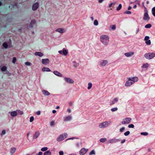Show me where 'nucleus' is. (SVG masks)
I'll return each mask as SVG.
<instances>
[{
  "label": "nucleus",
  "instance_id": "25",
  "mask_svg": "<svg viewBox=\"0 0 155 155\" xmlns=\"http://www.w3.org/2000/svg\"><path fill=\"white\" fill-rule=\"evenodd\" d=\"M88 89H90L91 88V87H92V84L91 83H89L88 84Z\"/></svg>",
  "mask_w": 155,
  "mask_h": 155
},
{
  "label": "nucleus",
  "instance_id": "41",
  "mask_svg": "<svg viewBox=\"0 0 155 155\" xmlns=\"http://www.w3.org/2000/svg\"><path fill=\"white\" fill-rule=\"evenodd\" d=\"M115 28H116V26L115 25H113L112 26V28L113 29H115Z\"/></svg>",
  "mask_w": 155,
  "mask_h": 155
},
{
  "label": "nucleus",
  "instance_id": "3",
  "mask_svg": "<svg viewBox=\"0 0 155 155\" xmlns=\"http://www.w3.org/2000/svg\"><path fill=\"white\" fill-rule=\"evenodd\" d=\"M131 119L130 118H127L124 120L123 121L122 123L123 124H128L130 123Z\"/></svg>",
  "mask_w": 155,
  "mask_h": 155
},
{
  "label": "nucleus",
  "instance_id": "1",
  "mask_svg": "<svg viewBox=\"0 0 155 155\" xmlns=\"http://www.w3.org/2000/svg\"><path fill=\"white\" fill-rule=\"evenodd\" d=\"M154 56L155 54L153 53H149L145 55V57L147 58L150 59L153 57Z\"/></svg>",
  "mask_w": 155,
  "mask_h": 155
},
{
  "label": "nucleus",
  "instance_id": "15",
  "mask_svg": "<svg viewBox=\"0 0 155 155\" xmlns=\"http://www.w3.org/2000/svg\"><path fill=\"white\" fill-rule=\"evenodd\" d=\"M56 31H58V32H60V33H61L63 32V30L61 28H59V29H57L56 30Z\"/></svg>",
  "mask_w": 155,
  "mask_h": 155
},
{
  "label": "nucleus",
  "instance_id": "49",
  "mask_svg": "<svg viewBox=\"0 0 155 155\" xmlns=\"http://www.w3.org/2000/svg\"><path fill=\"white\" fill-rule=\"evenodd\" d=\"M51 125H53L54 124V122H52L51 123Z\"/></svg>",
  "mask_w": 155,
  "mask_h": 155
},
{
  "label": "nucleus",
  "instance_id": "45",
  "mask_svg": "<svg viewBox=\"0 0 155 155\" xmlns=\"http://www.w3.org/2000/svg\"><path fill=\"white\" fill-rule=\"evenodd\" d=\"M143 67L144 68H146L147 67V66L146 64H144L143 65Z\"/></svg>",
  "mask_w": 155,
  "mask_h": 155
},
{
  "label": "nucleus",
  "instance_id": "52",
  "mask_svg": "<svg viewBox=\"0 0 155 155\" xmlns=\"http://www.w3.org/2000/svg\"><path fill=\"white\" fill-rule=\"evenodd\" d=\"M59 106H58V107H57L56 108L57 109H58V108H59Z\"/></svg>",
  "mask_w": 155,
  "mask_h": 155
},
{
  "label": "nucleus",
  "instance_id": "56",
  "mask_svg": "<svg viewBox=\"0 0 155 155\" xmlns=\"http://www.w3.org/2000/svg\"><path fill=\"white\" fill-rule=\"evenodd\" d=\"M106 38H108V37H106Z\"/></svg>",
  "mask_w": 155,
  "mask_h": 155
},
{
  "label": "nucleus",
  "instance_id": "54",
  "mask_svg": "<svg viewBox=\"0 0 155 155\" xmlns=\"http://www.w3.org/2000/svg\"><path fill=\"white\" fill-rule=\"evenodd\" d=\"M124 141H125V140H124L123 141H122V142H122V143H123V142H124Z\"/></svg>",
  "mask_w": 155,
  "mask_h": 155
},
{
  "label": "nucleus",
  "instance_id": "36",
  "mask_svg": "<svg viewBox=\"0 0 155 155\" xmlns=\"http://www.w3.org/2000/svg\"><path fill=\"white\" fill-rule=\"evenodd\" d=\"M94 153H95L94 151V150H92V151H91L90 152V154L91 155L92 154H94Z\"/></svg>",
  "mask_w": 155,
  "mask_h": 155
},
{
  "label": "nucleus",
  "instance_id": "23",
  "mask_svg": "<svg viewBox=\"0 0 155 155\" xmlns=\"http://www.w3.org/2000/svg\"><path fill=\"white\" fill-rule=\"evenodd\" d=\"M146 43L148 45H150V40H148L146 41Z\"/></svg>",
  "mask_w": 155,
  "mask_h": 155
},
{
  "label": "nucleus",
  "instance_id": "42",
  "mask_svg": "<svg viewBox=\"0 0 155 155\" xmlns=\"http://www.w3.org/2000/svg\"><path fill=\"white\" fill-rule=\"evenodd\" d=\"M124 129V127H122L120 129V131L121 132H122Z\"/></svg>",
  "mask_w": 155,
  "mask_h": 155
},
{
  "label": "nucleus",
  "instance_id": "40",
  "mask_svg": "<svg viewBox=\"0 0 155 155\" xmlns=\"http://www.w3.org/2000/svg\"><path fill=\"white\" fill-rule=\"evenodd\" d=\"M129 85H130V83H129V82H127H127L126 83V86H128Z\"/></svg>",
  "mask_w": 155,
  "mask_h": 155
},
{
  "label": "nucleus",
  "instance_id": "43",
  "mask_svg": "<svg viewBox=\"0 0 155 155\" xmlns=\"http://www.w3.org/2000/svg\"><path fill=\"white\" fill-rule=\"evenodd\" d=\"M40 114V111H38L37 112V114L38 115H39Z\"/></svg>",
  "mask_w": 155,
  "mask_h": 155
},
{
  "label": "nucleus",
  "instance_id": "13",
  "mask_svg": "<svg viewBox=\"0 0 155 155\" xmlns=\"http://www.w3.org/2000/svg\"><path fill=\"white\" fill-rule=\"evenodd\" d=\"M152 12L153 15L155 17V7L152 8Z\"/></svg>",
  "mask_w": 155,
  "mask_h": 155
},
{
  "label": "nucleus",
  "instance_id": "51",
  "mask_svg": "<svg viewBox=\"0 0 155 155\" xmlns=\"http://www.w3.org/2000/svg\"><path fill=\"white\" fill-rule=\"evenodd\" d=\"M2 5V3L0 2V6H1Z\"/></svg>",
  "mask_w": 155,
  "mask_h": 155
},
{
  "label": "nucleus",
  "instance_id": "11",
  "mask_svg": "<svg viewBox=\"0 0 155 155\" xmlns=\"http://www.w3.org/2000/svg\"><path fill=\"white\" fill-rule=\"evenodd\" d=\"M3 46L5 48H8V44L6 42H5L3 44Z\"/></svg>",
  "mask_w": 155,
  "mask_h": 155
},
{
  "label": "nucleus",
  "instance_id": "12",
  "mask_svg": "<svg viewBox=\"0 0 155 155\" xmlns=\"http://www.w3.org/2000/svg\"><path fill=\"white\" fill-rule=\"evenodd\" d=\"M51 152L49 151H47L44 153V155H50Z\"/></svg>",
  "mask_w": 155,
  "mask_h": 155
},
{
  "label": "nucleus",
  "instance_id": "53",
  "mask_svg": "<svg viewBox=\"0 0 155 155\" xmlns=\"http://www.w3.org/2000/svg\"><path fill=\"white\" fill-rule=\"evenodd\" d=\"M74 139V138H70V139Z\"/></svg>",
  "mask_w": 155,
  "mask_h": 155
},
{
  "label": "nucleus",
  "instance_id": "44",
  "mask_svg": "<svg viewBox=\"0 0 155 155\" xmlns=\"http://www.w3.org/2000/svg\"><path fill=\"white\" fill-rule=\"evenodd\" d=\"M42 153L41 152H39L38 153V155H42Z\"/></svg>",
  "mask_w": 155,
  "mask_h": 155
},
{
  "label": "nucleus",
  "instance_id": "2",
  "mask_svg": "<svg viewBox=\"0 0 155 155\" xmlns=\"http://www.w3.org/2000/svg\"><path fill=\"white\" fill-rule=\"evenodd\" d=\"M38 3H35L33 5L32 9L33 10H35L38 7Z\"/></svg>",
  "mask_w": 155,
  "mask_h": 155
},
{
  "label": "nucleus",
  "instance_id": "4",
  "mask_svg": "<svg viewBox=\"0 0 155 155\" xmlns=\"http://www.w3.org/2000/svg\"><path fill=\"white\" fill-rule=\"evenodd\" d=\"M87 149L86 150L85 148H83L80 151V154L81 155H84L86 152Z\"/></svg>",
  "mask_w": 155,
  "mask_h": 155
},
{
  "label": "nucleus",
  "instance_id": "7",
  "mask_svg": "<svg viewBox=\"0 0 155 155\" xmlns=\"http://www.w3.org/2000/svg\"><path fill=\"white\" fill-rule=\"evenodd\" d=\"M35 54L36 55H38L40 57H41L43 56V54L41 52H36L35 53Z\"/></svg>",
  "mask_w": 155,
  "mask_h": 155
},
{
  "label": "nucleus",
  "instance_id": "10",
  "mask_svg": "<svg viewBox=\"0 0 155 155\" xmlns=\"http://www.w3.org/2000/svg\"><path fill=\"white\" fill-rule=\"evenodd\" d=\"M11 114L12 116L14 117L17 115V113L16 111H14L11 112Z\"/></svg>",
  "mask_w": 155,
  "mask_h": 155
},
{
  "label": "nucleus",
  "instance_id": "46",
  "mask_svg": "<svg viewBox=\"0 0 155 155\" xmlns=\"http://www.w3.org/2000/svg\"><path fill=\"white\" fill-rule=\"evenodd\" d=\"M56 111L55 110H53V111H52V113H53V114H54L56 113Z\"/></svg>",
  "mask_w": 155,
  "mask_h": 155
},
{
  "label": "nucleus",
  "instance_id": "16",
  "mask_svg": "<svg viewBox=\"0 0 155 155\" xmlns=\"http://www.w3.org/2000/svg\"><path fill=\"white\" fill-rule=\"evenodd\" d=\"M63 54L65 55H67L68 54V52H67V51L66 50L64 49L63 50Z\"/></svg>",
  "mask_w": 155,
  "mask_h": 155
},
{
  "label": "nucleus",
  "instance_id": "30",
  "mask_svg": "<svg viewBox=\"0 0 155 155\" xmlns=\"http://www.w3.org/2000/svg\"><path fill=\"white\" fill-rule=\"evenodd\" d=\"M128 127L129 128H133L134 127V125L133 124H131L129 125L128 126Z\"/></svg>",
  "mask_w": 155,
  "mask_h": 155
},
{
  "label": "nucleus",
  "instance_id": "19",
  "mask_svg": "<svg viewBox=\"0 0 155 155\" xmlns=\"http://www.w3.org/2000/svg\"><path fill=\"white\" fill-rule=\"evenodd\" d=\"M65 79L68 82H69L70 83H72L73 82L72 80H71L70 78H66Z\"/></svg>",
  "mask_w": 155,
  "mask_h": 155
},
{
  "label": "nucleus",
  "instance_id": "38",
  "mask_svg": "<svg viewBox=\"0 0 155 155\" xmlns=\"http://www.w3.org/2000/svg\"><path fill=\"white\" fill-rule=\"evenodd\" d=\"M59 153L60 155H63L64 153L62 151H60L59 152Z\"/></svg>",
  "mask_w": 155,
  "mask_h": 155
},
{
  "label": "nucleus",
  "instance_id": "5",
  "mask_svg": "<svg viewBox=\"0 0 155 155\" xmlns=\"http://www.w3.org/2000/svg\"><path fill=\"white\" fill-rule=\"evenodd\" d=\"M149 18L148 16V15L147 12H145L144 13V20H147L149 19Z\"/></svg>",
  "mask_w": 155,
  "mask_h": 155
},
{
  "label": "nucleus",
  "instance_id": "14",
  "mask_svg": "<svg viewBox=\"0 0 155 155\" xmlns=\"http://www.w3.org/2000/svg\"><path fill=\"white\" fill-rule=\"evenodd\" d=\"M7 69V68L5 66H3L2 67V68H1V70L2 71H5Z\"/></svg>",
  "mask_w": 155,
  "mask_h": 155
},
{
  "label": "nucleus",
  "instance_id": "37",
  "mask_svg": "<svg viewBox=\"0 0 155 155\" xmlns=\"http://www.w3.org/2000/svg\"><path fill=\"white\" fill-rule=\"evenodd\" d=\"M25 64L27 65H30L31 64V63L28 62H26L25 63Z\"/></svg>",
  "mask_w": 155,
  "mask_h": 155
},
{
  "label": "nucleus",
  "instance_id": "50",
  "mask_svg": "<svg viewBox=\"0 0 155 155\" xmlns=\"http://www.w3.org/2000/svg\"><path fill=\"white\" fill-rule=\"evenodd\" d=\"M59 53H60V54H61V51H59Z\"/></svg>",
  "mask_w": 155,
  "mask_h": 155
},
{
  "label": "nucleus",
  "instance_id": "34",
  "mask_svg": "<svg viewBox=\"0 0 155 155\" xmlns=\"http://www.w3.org/2000/svg\"><path fill=\"white\" fill-rule=\"evenodd\" d=\"M39 134H38V133H36L35 134V136H34V137L36 138H37L38 136H39Z\"/></svg>",
  "mask_w": 155,
  "mask_h": 155
},
{
  "label": "nucleus",
  "instance_id": "27",
  "mask_svg": "<svg viewBox=\"0 0 155 155\" xmlns=\"http://www.w3.org/2000/svg\"><path fill=\"white\" fill-rule=\"evenodd\" d=\"M16 61V58L15 57H14L13 58V60H12V62L13 63H15Z\"/></svg>",
  "mask_w": 155,
  "mask_h": 155
},
{
  "label": "nucleus",
  "instance_id": "31",
  "mask_svg": "<svg viewBox=\"0 0 155 155\" xmlns=\"http://www.w3.org/2000/svg\"><path fill=\"white\" fill-rule=\"evenodd\" d=\"M34 119V117H31L30 118V122H32Z\"/></svg>",
  "mask_w": 155,
  "mask_h": 155
},
{
  "label": "nucleus",
  "instance_id": "26",
  "mask_svg": "<svg viewBox=\"0 0 155 155\" xmlns=\"http://www.w3.org/2000/svg\"><path fill=\"white\" fill-rule=\"evenodd\" d=\"M129 134L130 132L129 131H127L124 133V135L126 136L128 135Z\"/></svg>",
  "mask_w": 155,
  "mask_h": 155
},
{
  "label": "nucleus",
  "instance_id": "29",
  "mask_svg": "<svg viewBox=\"0 0 155 155\" xmlns=\"http://www.w3.org/2000/svg\"><path fill=\"white\" fill-rule=\"evenodd\" d=\"M141 135H147L148 134L146 132H142L140 133Z\"/></svg>",
  "mask_w": 155,
  "mask_h": 155
},
{
  "label": "nucleus",
  "instance_id": "28",
  "mask_svg": "<svg viewBox=\"0 0 155 155\" xmlns=\"http://www.w3.org/2000/svg\"><path fill=\"white\" fill-rule=\"evenodd\" d=\"M35 23V21H32L30 24V26L31 27H32V24H34Z\"/></svg>",
  "mask_w": 155,
  "mask_h": 155
},
{
  "label": "nucleus",
  "instance_id": "32",
  "mask_svg": "<svg viewBox=\"0 0 155 155\" xmlns=\"http://www.w3.org/2000/svg\"><path fill=\"white\" fill-rule=\"evenodd\" d=\"M117 110V108H116V107H115V108H112L111 109V110L112 111H115L116 110Z\"/></svg>",
  "mask_w": 155,
  "mask_h": 155
},
{
  "label": "nucleus",
  "instance_id": "47",
  "mask_svg": "<svg viewBox=\"0 0 155 155\" xmlns=\"http://www.w3.org/2000/svg\"><path fill=\"white\" fill-rule=\"evenodd\" d=\"M126 13L127 14H130L131 13V12L130 11H127L126 12Z\"/></svg>",
  "mask_w": 155,
  "mask_h": 155
},
{
  "label": "nucleus",
  "instance_id": "33",
  "mask_svg": "<svg viewBox=\"0 0 155 155\" xmlns=\"http://www.w3.org/2000/svg\"><path fill=\"white\" fill-rule=\"evenodd\" d=\"M106 140V139L105 138H101L100 139V141L101 142H104Z\"/></svg>",
  "mask_w": 155,
  "mask_h": 155
},
{
  "label": "nucleus",
  "instance_id": "35",
  "mask_svg": "<svg viewBox=\"0 0 155 155\" xmlns=\"http://www.w3.org/2000/svg\"><path fill=\"white\" fill-rule=\"evenodd\" d=\"M149 36H146L145 37L144 40H145L147 41V40H149L148 39H149Z\"/></svg>",
  "mask_w": 155,
  "mask_h": 155
},
{
  "label": "nucleus",
  "instance_id": "48",
  "mask_svg": "<svg viewBox=\"0 0 155 155\" xmlns=\"http://www.w3.org/2000/svg\"><path fill=\"white\" fill-rule=\"evenodd\" d=\"M103 0H99V2L100 3Z\"/></svg>",
  "mask_w": 155,
  "mask_h": 155
},
{
  "label": "nucleus",
  "instance_id": "24",
  "mask_svg": "<svg viewBox=\"0 0 155 155\" xmlns=\"http://www.w3.org/2000/svg\"><path fill=\"white\" fill-rule=\"evenodd\" d=\"M98 22L97 20H95L94 21V24L95 25H98Z\"/></svg>",
  "mask_w": 155,
  "mask_h": 155
},
{
  "label": "nucleus",
  "instance_id": "6",
  "mask_svg": "<svg viewBox=\"0 0 155 155\" xmlns=\"http://www.w3.org/2000/svg\"><path fill=\"white\" fill-rule=\"evenodd\" d=\"M49 61V60L48 59H43L42 60V63L44 64H46Z\"/></svg>",
  "mask_w": 155,
  "mask_h": 155
},
{
  "label": "nucleus",
  "instance_id": "21",
  "mask_svg": "<svg viewBox=\"0 0 155 155\" xmlns=\"http://www.w3.org/2000/svg\"><path fill=\"white\" fill-rule=\"evenodd\" d=\"M122 7L121 4H120L119 5V6L117 8V10H119Z\"/></svg>",
  "mask_w": 155,
  "mask_h": 155
},
{
  "label": "nucleus",
  "instance_id": "55",
  "mask_svg": "<svg viewBox=\"0 0 155 155\" xmlns=\"http://www.w3.org/2000/svg\"><path fill=\"white\" fill-rule=\"evenodd\" d=\"M101 38H102V39H104V38H103V37Z\"/></svg>",
  "mask_w": 155,
  "mask_h": 155
},
{
  "label": "nucleus",
  "instance_id": "22",
  "mask_svg": "<svg viewBox=\"0 0 155 155\" xmlns=\"http://www.w3.org/2000/svg\"><path fill=\"white\" fill-rule=\"evenodd\" d=\"M44 92L45 94L46 95H48L49 94V92L47 91H44Z\"/></svg>",
  "mask_w": 155,
  "mask_h": 155
},
{
  "label": "nucleus",
  "instance_id": "18",
  "mask_svg": "<svg viewBox=\"0 0 155 155\" xmlns=\"http://www.w3.org/2000/svg\"><path fill=\"white\" fill-rule=\"evenodd\" d=\"M133 54V53H132L131 54H130L129 53H126L125 54V55L127 57H129L131 55V54Z\"/></svg>",
  "mask_w": 155,
  "mask_h": 155
},
{
  "label": "nucleus",
  "instance_id": "20",
  "mask_svg": "<svg viewBox=\"0 0 155 155\" xmlns=\"http://www.w3.org/2000/svg\"><path fill=\"white\" fill-rule=\"evenodd\" d=\"M47 149H48V148L47 147H45L42 148L41 149V150L42 151H44L47 150Z\"/></svg>",
  "mask_w": 155,
  "mask_h": 155
},
{
  "label": "nucleus",
  "instance_id": "9",
  "mask_svg": "<svg viewBox=\"0 0 155 155\" xmlns=\"http://www.w3.org/2000/svg\"><path fill=\"white\" fill-rule=\"evenodd\" d=\"M42 70L43 71H50V70L48 68L44 67L42 69Z\"/></svg>",
  "mask_w": 155,
  "mask_h": 155
},
{
  "label": "nucleus",
  "instance_id": "39",
  "mask_svg": "<svg viewBox=\"0 0 155 155\" xmlns=\"http://www.w3.org/2000/svg\"><path fill=\"white\" fill-rule=\"evenodd\" d=\"M5 133V130H3L2 131V135H3Z\"/></svg>",
  "mask_w": 155,
  "mask_h": 155
},
{
  "label": "nucleus",
  "instance_id": "8",
  "mask_svg": "<svg viewBox=\"0 0 155 155\" xmlns=\"http://www.w3.org/2000/svg\"><path fill=\"white\" fill-rule=\"evenodd\" d=\"M54 73L56 75L61 77L62 76V75L61 74H60L59 72L58 71H54Z\"/></svg>",
  "mask_w": 155,
  "mask_h": 155
},
{
  "label": "nucleus",
  "instance_id": "17",
  "mask_svg": "<svg viewBox=\"0 0 155 155\" xmlns=\"http://www.w3.org/2000/svg\"><path fill=\"white\" fill-rule=\"evenodd\" d=\"M151 25L150 24H148L146 25L145 26V28H149L151 27Z\"/></svg>",
  "mask_w": 155,
  "mask_h": 155
}]
</instances>
